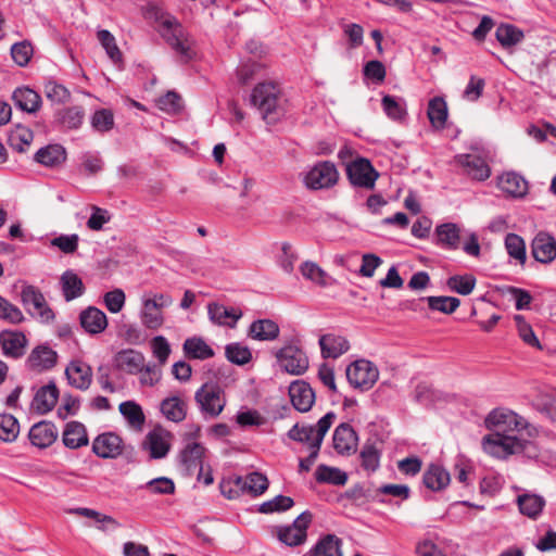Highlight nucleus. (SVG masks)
Here are the masks:
<instances>
[{
	"instance_id": "f257e3e1",
	"label": "nucleus",
	"mask_w": 556,
	"mask_h": 556,
	"mask_svg": "<svg viewBox=\"0 0 556 556\" xmlns=\"http://www.w3.org/2000/svg\"><path fill=\"white\" fill-rule=\"evenodd\" d=\"M150 14L154 18L157 31L180 60L182 62L192 60L195 55L192 40L177 18L159 8H152Z\"/></svg>"
},
{
	"instance_id": "f03ea898",
	"label": "nucleus",
	"mask_w": 556,
	"mask_h": 556,
	"mask_svg": "<svg viewBox=\"0 0 556 556\" xmlns=\"http://www.w3.org/2000/svg\"><path fill=\"white\" fill-rule=\"evenodd\" d=\"M251 103L266 121H276L282 111V94L275 83H260L251 93Z\"/></svg>"
},
{
	"instance_id": "7ed1b4c3",
	"label": "nucleus",
	"mask_w": 556,
	"mask_h": 556,
	"mask_svg": "<svg viewBox=\"0 0 556 556\" xmlns=\"http://www.w3.org/2000/svg\"><path fill=\"white\" fill-rule=\"evenodd\" d=\"M273 354L281 370L290 375L301 376L308 369V357L296 338L286 340L281 348L273 350Z\"/></svg>"
},
{
	"instance_id": "20e7f679",
	"label": "nucleus",
	"mask_w": 556,
	"mask_h": 556,
	"mask_svg": "<svg viewBox=\"0 0 556 556\" xmlns=\"http://www.w3.org/2000/svg\"><path fill=\"white\" fill-rule=\"evenodd\" d=\"M194 401L205 418H216L226 406L225 392L214 382L202 384L194 393Z\"/></svg>"
},
{
	"instance_id": "39448f33",
	"label": "nucleus",
	"mask_w": 556,
	"mask_h": 556,
	"mask_svg": "<svg viewBox=\"0 0 556 556\" xmlns=\"http://www.w3.org/2000/svg\"><path fill=\"white\" fill-rule=\"evenodd\" d=\"M482 447L486 454L493 457L506 458L509 455L522 452L525 443L515 434L495 432L483 438Z\"/></svg>"
},
{
	"instance_id": "423d86ee",
	"label": "nucleus",
	"mask_w": 556,
	"mask_h": 556,
	"mask_svg": "<svg viewBox=\"0 0 556 556\" xmlns=\"http://www.w3.org/2000/svg\"><path fill=\"white\" fill-rule=\"evenodd\" d=\"M485 426L503 434L520 432L529 428L528 421L513 410L496 408L485 418Z\"/></svg>"
},
{
	"instance_id": "0eeeda50",
	"label": "nucleus",
	"mask_w": 556,
	"mask_h": 556,
	"mask_svg": "<svg viewBox=\"0 0 556 556\" xmlns=\"http://www.w3.org/2000/svg\"><path fill=\"white\" fill-rule=\"evenodd\" d=\"M21 302L34 318L40 323H51L55 315L47 303L42 292L34 286H24L21 291Z\"/></svg>"
},
{
	"instance_id": "6e6552de",
	"label": "nucleus",
	"mask_w": 556,
	"mask_h": 556,
	"mask_svg": "<svg viewBox=\"0 0 556 556\" xmlns=\"http://www.w3.org/2000/svg\"><path fill=\"white\" fill-rule=\"evenodd\" d=\"M339 179L336 165L330 161H321L311 167L303 178L307 189L320 190L333 187Z\"/></svg>"
},
{
	"instance_id": "1a4fd4ad",
	"label": "nucleus",
	"mask_w": 556,
	"mask_h": 556,
	"mask_svg": "<svg viewBox=\"0 0 556 556\" xmlns=\"http://www.w3.org/2000/svg\"><path fill=\"white\" fill-rule=\"evenodd\" d=\"M346 378L353 388L366 391L377 382L379 370L371 362L358 359L348 366Z\"/></svg>"
},
{
	"instance_id": "9d476101",
	"label": "nucleus",
	"mask_w": 556,
	"mask_h": 556,
	"mask_svg": "<svg viewBox=\"0 0 556 556\" xmlns=\"http://www.w3.org/2000/svg\"><path fill=\"white\" fill-rule=\"evenodd\" d=\"M348 178L354 187L372 190L379 177V173L371 163L364 157H358L346 165Z\"/></svg>"
},
{
	"instance_id": "9b49d317",
	"label": "nucleus",
	"mask_w": 556,
	"mask_h": 556,
	"mask_svg": "<svg viewBox=\"0 0 556 556\" xmlns=\"http://www.w3.org/2000/svg\"><path fill=\"white\" fill-rule=\"evenodd\" d=\"M336 419V414L332 412L327 413L323 416L316 427L295 424L288 432V437L296 442L306 444L309 451H313V446L316 443L321 430V425L326 421V433L330 429L331 425Z\"/></svg>"
},
{
	"instance_id": "f8f14e48",
	"label": "nucleus",
	"mask_w": 556,
	"mask_h": 556,
	"mask_svg": "<svg viewBox=\"0 0 556 556\" xmlns=\"http://www.w3.org/2000/svg\"><path fill=\"white\" fill-rule=\"evenodd\" d=\"M312 521V515L308 511L302 513L292 525L278 529L277 536L279 541L288 546H298L305 542L306 530Z\"/></svg>"
},
{
	"instance_id": "ddd939ff",
	"label": "nucleus",
	"mask_w": 556,
	"mask_h": 556,
	"mask_svg": "<svg viewBox=\"0 0 556 556\" xmlns=\"http://www.w3.org/2000/svg\"><path fill=\"white\" fill-rule=\"evenodd\" d=\"M172 433L162 427L151 430L143 441V448L152 459L164 458L170 450Z\"/></svg>"
},
{
	"instance_id": "4468645a",
	"label": "nucleus",
	"mask_w": 556,
	"mask_h": 556,
	"mask_svg": "<svg viewBox=\"0 0 556 556\" xmlns=\"http://www.w3.org/2000/svg\"><path fill=\"white\" fill-rule=\"evenodd\" d=\"M59 431L56 426L47 420L34 424L28 431L30 444L39 450L48 448L58 439Z\"/></svg>"
},
{
	"instance_id": "2eb2a0df",
	"label": "nucleus",
	"mask_w": 556,
	"mask_h": 556,
	"mask_svg": "<svg viewBox=\"0 0 556 556\" xmlns=\"http://www.w3.org/2000/svg\"><path fill=\"white\" fill-rule=\"evenodd\" d=\"M123 450L122 438L113 432L101 433L92 442V452L101 458H116Z\"/></svg>"
},
{
	"instance_id": "dca6fc26",
	"label": "nucleus",
	"mask_w": 556,
	"mask_h": 556,
	"mask_svg": "<svg viewBox=\"0 0 556 556\" xmlns=\"http://www.w3.org/2000/svg\"><path fill=\"white\" fill-rule=\"evenodd\" d=\"M531 253L535 261L548 264L556 258V240L547 232H539L531 243Z\"/></svg>"
},
{
	"instance_id": "f3484780",
	"label": "nucleus",
	"mask_w": 556,
	"mask_h": 556,
	"mask_svg": "<svg viewBox=\"0 0 556 556\" xmlns=\"http://www.w3.org/2000/svg\"><path fill=\"white\" fill-rule=\"evenodd\" d=\"M65 376L72 387L81 391L87 390L92 382L91 367L79 359L72 361L67 365Z\"/></svg>"
},
{
	"instance_id": "a211bd4d",
	"label": "nucleus",
	"mask_w": 556,
	"mask_h": 556,
	"mask_svg": "<svg viewBox=\"0 0 556 556\" xmlns=\"http://www.w3.org/2000/svg\"><path fill=\"white\" fill-rule=\"evenodd\" d=\"M292 405L299 412H308L315 402V392L311 386L302 380L294 381L289 387Z\"/></svg>"
},
{
	"instance_id": "6ab92c4d",
	"label": "nucleus",
	"mask_w": 556,
	"mask_h": 556,
	"mask_svg": "<svg viewBox=\"0 0 556 556\" xmlns=\"http://www.w3.org/2000/svg\"><path fill=\"white\" fill-rule=\"evenodd\" d=\"M144 355L140 351L125 349L116 353L114 364L118 370L128 375H138L143 369Z\"/></svg>"
},
{
	"instance_id": "aec40b11",
	"label": "nucleus",
	"mask_w": 556,
	"mask_h": 556,
	"mask_svg": "<svg viewBox=\"0 0 556 556\" xmlns=\"http://www.w3.org/2000/svg\"><path fill=\"white\" fill-rule=\"evenodd\" d=\"M456 162L473 179L482 181L490 177L491 169L484 159L479 155L460 154L456 156Z\"/></svg>"
},
{
	"instance_id": "412c9836",
	"label": "nucleus",
	"mask_w": 556,
	"mask_h": 556,
	"mask_svg": "<svg viewBox=\"0 0 556 556\" xmlns=\"http://www.w3.org/2000/svg\"><path fill=\"white\" fill-rule=\"evenodd\" d=\"M0 344L7 356L20 358L25 353L27 339L21 331L3 330L0 332Z\"/></svg>"
},
{
	"instance_id": "4be33fe9",
	"label": "nucleus",
	"mask_w": 556,
	"mask_h": 556,
	"mask_svg": "<svg viewBox=\"0 0 556 556\" xmlns=\"http://www.w3.org/2000/svg\"><path fill=\"white\" fill-rule=\"evenodd\" d=\"M332 441L339 454H351L356 451L358 438L352 426L341 424L336 428Z\"/></svg>"
},
{
	"instance_id": "5701e85b",
	"label": "nucleus",
	"mask_w": 556,
	"mask_h": 556,
	"mask_svg": "<svg viewBox=\"0 0 556 556\" xmlns=\"http://www.w3.org/2000/svg\"><path fill=\"white\" fill-rule=\"evenodd\" d=\"M318 343L324 358H338L350 349L348 339L336 333L323 334Z\"/></svg>"
},
{
	"instance_id": "b1692460",
	"label": "nucleus",
	"mask_w": 556,
	"mask_h": 556,
	"mask_svg": "<svg viewBox=\"0 0 556 556\" xmlns=\"http://www.w3.org/2000/svg\"><path fill=\"white\" fill-rule=\"evenodd\" d=\"M498 188L513 198H522L528 192V182L515 172H506L497 178Z\"/></svg>"
},
{
	"instance_id": "393cba45",
	"label": "nucleus",
	"mask_w": 556,
	"mask_h": 556,
	"mask_svg": "<svg viewBox=\"0 0 556 556\" xmlns=\"http://www.w3.org/2000/svg\"><path fill=\"white\" fill-rule=\"evenodd\" d=\"M58 354L54 350L47 345L35 348L28 358L27 365L35 371H43L51 369L56 363Z\"/></svg>"
},
{
	"instance_id": "a878e982",
	"label": "nucleus",
	"mask_w": 556,
	"mask_h": 556,
	"mask_svg": "<svg viewBox=\"0 0 556 556\" xmlns=\"http://www.w3.org/2000/svg\"><path fill=\"white\" fill-rule=\"evenodd\" d=\"M160 410L167 420L178 424L186 419L188 404L181 396L172 395L161 402Z\"/></svg>"
},
{
	"instance_id": "bb28decb",
	"label": "nucleus",
	"mask_w": 556,
	"mask_h": 556,
	"mask_svg": "<svg viewBox=\"0 0 556 556\" xmlns=\"http://www.w3.org/2000/svg\"><path fill=\"white\" fill-rule=\"evenodd\" d=\"M59 399L55 383L50 382L41 387L35 394L31 407L39 414H47L53 409Z\"/></svg>"
},
{
	"instance_id": "cd10ccee",
	"label": "nucleus",
	"mask_w": 556,
	"mask_h": 556,
	"mask_svg": "<svg viewBox=\"0 0 556 556\" xmlns=\"http://www.w3.org/2000/svg\"><path fill=\"white\" fill-rule=\"evenodd\" d=\"M62 441L71 450L88 445L89 439L86 427L76 420L67 422L62 433Z\"/></svg>"
},
{
	"instance_id": "c85d7f7f",
	"label": "nucleus",
	"mask_w": 556,
	"mask_h": 556,
	"mask_svg": "<svg viewBox=\"0 0 556 556\" xmlns=\"http://www.w3.org/2000/svg\"><path fill=\"white\" fill-rule=\"evenodd\" d=\"M81 327L91 334L102 332L108 326L106 315L99 308L90 306L79 316Z\"/></svg>"
},
{
	"instance_id": "c756f323",
	"label": "nucleus",
	"mask_w": 556,
	"mask_h": 556,
	"mask_svg": "<svg viewBox=\"0 0 556 556\" xmlns=\"http://www.w3.org/2000/svg\"><path fill=\"white\" fill-rule=\"evenodd\" d=\"M205 448L202 444L197 442L188 443L179 454L181 465L187 471L195 470L200 468L199 479L202 475V458L204 456Z\"/></svg>"
},
{
	"instance_id": "7c9ffc66",
	"label": "nucleus",
	"mask_w": 556,
	"mask_h": 556,
	"mask_svg": "<svg viewBox=\"0 0 556 556\" xmlns=\"http://www.w3.org/2000/svg\"><path fill=\"white\" fill-rule=\"evenodd\" d=\"M543 496L534 493H522L517 497L519 511L530 519H536L545 507Z\"/></svg>"
},
{
	"instance_id": "2f4dec72",
	"label": "nucleus",
	"mask_w": 556,
	"mask_h": 556,
	"mask_svg": "<svg viewBox=\"0 0 556 556\" xmlns=\"http://www.w3.org/2000/svg\"><path fill=\"white\" fill-rule=\"evenodd\" d=\"M12 98L15 105L24 112L36 113L41 108V97L28 87L16 88Z\"/></svg>"
},
{
	"instance_id": "473e14b6",
	"label": "nucleus",
	"mask_w": 556,
	"mask_h": 556,
	"mask_svg": "<svg viewBox=\"0 0 556 556\" xmlns=\"http://www.w3.org/2000/svg\"><path fill=\"white\" fill-rule=\"evenodd\" d=\"M280 328L271 319L254 320L249 328V336L257 341H273L279 337Z\"/></svg>"
},
{
	"instance_id": "72a5a7b5",
	"label": "nucleus",
	"mask_w": 556,
	"mask_h": 556,
	"mask_svg": "<svg viewBox=\"0 0 556 556\" xmlns=\"http://www.w3.org/2000/svg\"><path fill=\"white\" fill-rule=\"evenodd\" d=\"M207 313L210 319L220 326L233 327L237 320L242 316V313L235 308H228L218 303H211L207 305Z\"/></svg>"
},
{
	"instance_id": "f704fd0d",
	"label": "nucleus",
	"mask_w": 556,
	"mask_h": 556,
	"mask_svg": "<svg viewBox=\"0 0 556 556\" xmlns=\"http://www.w3.org/2000/svg\"><path fill=\"white\" fill-rule=\"evenodd\" d=\"M235 484L237 488L248 491L253 495H261L268 488V479L265 475L253 471L245 477H237Z\"/></svg>"
},
{
	"instance_id": "c9c22d12",
	"label": "nucleus",
	"mask_w": 556,
	"mask_h": 556,
	"mask_svg": "<svg viewBox=\"0 0 556 556\" xmlns=\"http://www.w3.org/2000/svg\"><path fill=\"white\" fill-rule=\"evenodd\" d=\"M182 351L187 358L207 359L214 356L213 349L201 338L191 337L185 340Z\"/></svg>"
},
{
	"instance_id": "e433bc0d",
	"label": "nucleus",
	"mask_w": 556,
	"mask_h": 556,
	"mask_svg": "<svg viewBox=\"0 0 556 556\" xmlns=\"http://www.w3.org/2000/svg\"><path fill=\"white\" fill-rule=\"evenodd\" d=\"M142 308L139 317L143 327L150 330H157L164 324V314L155 307L154 302L146 301V295L141 299Z\"/></svg>"
},
{
	"instance_id": "4c0bfd02",
	"label": "nucleus",
	"mask_w": 556,
	"mask_h": 556,
	"mask_svg": "<svg viewBox=\"0 0 556 556\" xmlns=\"http://www.w3.org/2000/svg\"><path fill=\"white\" fill-rule=\"evenodd\" d=\"M424 484L432 491L445 489L450 481V473L440 465L431 464L424 473Z\"/></svg>"
},
{
	"instance_id": "58836bf2",
	"label": "nucleus",
	"mask_w": 556,
	"mask_h": 556,
	"mask_svg": "<svg viewBox=\"0 0 556 556\" xmlns=\"http://www.w3.org/2000/svg\"><path fill=\"white\" fill-rule=\"evenodd\" d=\"M60 282L63 296L67 302L79 298L85 291L83 280L71 269L62 274Z\"/></svg>"
},
{
	"instance_id": "ea45409f",
	"label": "nucleus",
	"mask_w": 556,
	"mask_h": 556,
	"mask_svg": "<svg viewBox=\"0 0 556 556\" xmlns=\"http://www.w3.org/2000/svg\"><path fill=\"white\" fill-rule=\"evenodd\" d=\"M304 556H342L341 540L334 534H327Z\"/></svg>"
},
{
	"instance_id": "a19ab883",
	"label": "nucleus",
	"mask_w": 556,
	"mask_h": 556,
	"mask_svg": "<svg viewBox=\"0 0 556 556\" xmlns=\"http://www.w3.org/2000/svg\"><path fill=\"white\" fill-rule=\"evenodd\" d=\"M35 159L38 163L45 166L53 167L65 161L66 153L63 147L59 144H51L39 149Z\"/></svg>"
},
{
	"instance_id": "79ce46f5",
	"label": "nucleus",
	"mask_w": 556,
	"mask_h": 556,
	"mask_svg": "<svg viewBox=\"0 0 556 556\" xmlns=\"http://www.w3.org/2000/svg\"><path fill=\"white\" fill-rule=\"evenodd\" d=\"M20 421L15 416L9 413L0 414V441L3 443H13L20 435Z\"/></svg>"
},
{
	"instance_id": "37998d69",
	"label": "nucleus",
	"mask_w": 556,
	"mask_h": 556,
	"mask_svg": "<svg viewBox=\"0 0 556 556\" xmlns=\"http://www.w3.org/2000/svg\"><path fill=\"white\" fill-rule=\"evenodd\" d=\"M56 121L67 129H77L83 124L85 111L83 106L74 105L59 110Z\"/></svg>"
},
{
	"instance_id": "c03bdc74",
	"label": "nucleus",
	"mask_w": 556,
	"mask_h": 556,
	"mask_svg": "<svg viewBox=\"0 0 556 556\" xmlns=\"http://www.w3.org/2000/svg\"><path fill=\"white\" fill-rule=\"evenodd\" d=\"M33 139L34 134L29 128L17 125L9 135V144L13 150L23 153L29 148Z\"/></svg>"
},
{
	"instance_id": "a18cd8bd",
	"label": "nucleus",
	"mask_w": 556,
	"mask_h": 556,
	"mask_svg": "<svg viewBox=\"0 0 556 556\" xmlns=\"http://www.w3.org/2000/svg\"><path fill=\"white\" fill-rule=\"evenodd\" d=\"M495 37L503 48H509L521 42L523 33L514 25L501 24L496 28Z\"/></svg>"
},
{
	"instance_id": "49530a36",
	"label": "nucleus",
	"mask_w": 556,
	"mask_h": 556,
	"mask_svg": "<svg viewBox=\"0 0 556 556\" xmlns=\"http://www.w3.org/2000/svg\"><path fill=\"white\" fill-rule=\"evenodd\" d=\"M435 233L439 242L451 250H456L459 245V228L453 223L442 224L437 227Z\"/></svg>"
},
{
	"instance_id": "de8ad7c7",
	"label": "nucleus",
	"mask_w": 556,
	"mask_h": 556,
	"mask_svg": "<svg viewBox=\"0 0 556 556\" xmlns=\"http://www.w3.org/2000/svg\"><path fill=\"white\" fill-rule=\"evenodd\" d=\"M315 478L319 483H330L334 485H344L348 481L345 472L339 468L319 465L315 471Z\"/></svg>"
},
{
	"instance_id": "09e8293b",
	"label": "nucleus",
	"mask_w": 556,
	"mask_h": 556,
	"mask_svg": "<svg viewBox=\"0 0 556 556\" xmlns=\"http://www.w3.org/2000/svg\"><path fill=\"white\" fill-rule=\"evenodd\" d=\"M421 300L427 301L431 311H437L447 315L454 313L460 305L459 299L454 296H425L421 298Z\"/></svg>"
},
{
	"instance_id": "8fccbe9b",
	"label": "nucleus",
	"mask_w": 556,
	"mask_h": 556,
	"mask_svg": "<svg viewBox=\"0 0 556 556\" xmlns=\"http://www.w3.org/2000/svg\"><path fill=\"white\" fill-rule=\"evenodd\" d=\"M428 117L437 128H443L447 119V105L444 99L433 98L428 104Z\"/></svg>"
},
{
	"instance_id": "3c124183",
	"label": "nucleus",
	"mask_w": 556,
	"mask_h": 556,
	"mask_svg": "<svg viewBox=\"0 0 556 556\" xmlns=\"http://www.w3.org/2000/svg\"><path fill=\"white\" fill-rule=\"evenodd\" d=\"M381 105L387 116L393 121H402L406 116V103L403 99L384 96Z\"/></svg>"
},
{
	"instance_id": "603ef678",
	"label": "nucleus",
	"mask_w": 556,
	"mask_h": 556,
	"mask_svg": "<svg viewBox=\"0 0 556 556\" xmlns=\"http://www.w3.org/2000/svg\"><path fill=\"white\" fill-rule=\"evenodd\" d=\"M119 412L131 427L142 428L146 417L140 405L132 401H126L119 404Z\"/></svg>"
},
{
	"instance_id": "864d4df0",
	"label": "nucleus",
	"mask_w": 556,
	"mask_h": 556,
	"mask_svg": "<svg viewBox=\"0 0 556 556\" xmlns=\"http://www.w3.org/2000/svg\"><path fill=\"white\" fill-rule=\"evenodd\" d=\"M515 323L518 331L519 338L523 341L525 344L534 348L539 351L543 350V346L534 333L530 324H528L522 315L515 316Z\"/></svg>"
},
{
	"instance_id": "5fc2aeb1",
	"label": "nucleus",
	"mask_w": 556,
	"mask_h": 556,
	"mask_svg": "<svg viewBox=\"0 0 556 556\" xmlns=\"http://www.w3.org/2000/svg\"><path fill=\"white\" fill-rule=\"evenodd\" d=\"M380 451L372 443H365L361 454V465L364 470L374 472L379 468L380 465Z\"/></svg>"
},
{
	"instance_id": "6e6d98bb",
	"label": "nucleus",
	"mask_w": 556,
	"mask_h": 556,
	"mask_svg": "<svg viewBox=\"0 0 556 556\" xmlns=\"http://www.w3.org/2000/svg\"><path fill=\"white\" fill-rule=\"evenodd\" d=\"M0 320L11 325H20L25 320L21 308L0 295Z\"/></svg>"
},
{
	"instance_id": "4d7b16f0",
	"label": "nucleus",
	"mask_w": 556,
	"mask_h": 556,
	"mask_svg": "<svg viewBox=\"0 0 556 556\" xmlns=\"http://www.w3.org/2000/svg\"><path fill=\"white\" fill-rule=\"evenodd\" d=\"M225 354L230 363L240 366L248 364L252 358L250 349L239 342L227 344L225 348Z\"/></svg>"
},
{
	"instance_id": "13d9d810",
	"label": "nucleus",
	"mask_w": 556,
	"mask_h": 556,
	"mask_svg": "<svg viewBox=\"0 0 556 556\" xmlns=\"http://www.w3.org/2000/svg\"><path fill=\"white\" fill-rule=\"evenodd\" d=\"M446 285L452 291L468 295L476 287V278L472 275H455L447 279Z\"/></svg>"
},
{
	"instance_id": "bf43d9fd",
	"label": "nucleus",
	"mask_w": 556,
	"mask_h": 556,
	"mask_svg": "<svg viewBox=\"0 0 556 556\" xmlns=\"http://www.w3.org/2000/svg\"><path fill=\"white\" fill-rule=\"evenodd\" d=\"M10 52L14 63L21 67H24L31 60L34 48L30 41L22 40L12 45Z\"/></svg>"
},
{
	"instance_id": "052dcab7",
	"label": "nucleus",
	"mask_w": 556,
	"mask_h": 556,
	"mask_svg": "<svg viewBox=\"0 0 556 556\" xmlns=\"http://www.w3.org/2000/svg\"><path fill=\"white\" fill-rule=\"evenodd\" d=\"M43 91L47 99L55 104H64L71 99L70 90L55 80H48L45 84Z\"/></svg>"
},
{
	"instance_id": "680f3d73",
	"label": "nucleus",
	"mask_w": 556,
	"mask_h": 556,
	"mask_svg": "<svg viewBox=\"0 0 556 556\" xmlns=\"http://www.w3.org/2000/svg\"><path fill=\"white\" fill-rule=\"evenodd\" d=\"M119 337L131 345H141L148 339L146 331L135 324L123 325L119 329Z\"/></svg>"
},
{
	"instance_id": "e2e57ef3",
	"label": "nucleus",
	"mask_w": 556,
	"mask_h": 556,
	"mask_svg": "<svg viewBox=\"0 0 556 556\" xmlns=\"http://www.w3.org/2000/svg\"><path fill=\"white\" fill-rule=\"evenodd\" d=\"M150 346L153 356L157 359V364L164 366L172 353L168 340L164 336H155L150 341Z\"/></svg>"
},
{
	"instance_id": "0e129e2a",
	"label": "nucleus",
	"mask_w": 556,
	"mask_h": 556,
	"mask_svg": "<svg viewBox=\"0 0 556 556\" xmlns=\"http://www.w3.org/2000/svg\"><path fill=\"white\" fill-rule=\"evenodd\" d=\"M505 248L510 257H514L521 264L526 262V244L520 236L508 233L505 238Z\"/></svg>"
},
{
	"instance_id": "69168bd1",
	"label": "nucleus",
	"mask_w": 556,
	"mask_h": 556,
	"mask_svg": "<svg viewBox=\"0 0 556 556\" xmlns=\"http://www.w3.org/2000/svg\"><path fill=\"white\" fill-rule=\"evenodd\" d=\"M97 38L112 61L118 62L122 60V53L116 45L115 37L109 30H98Z\"/></svg>"
},
{
	"instance_id": "338daca9",
	"label": "nucleus",
	"mask_w": 556,
	"mask_h": 556,
	"mask_svg": "<svg viewBox=\"0 0 556 556\" xmlns=\"http://www.w3.org/2000/svg\"><path fill=\"white\" fill-rule=\"evenodd\" d=\"M139 381L143 387H154L162 379V366L159 364L143 363V369L139 371Z\"/></svg>"
},
{
	"instance_id": "774afa93",
	"label": "nucleus",
	"mask_w": 556,
	"mask_h": 556,
	"mask_svg": "<svg viewBox=\"0 0 556 556\" xmlns=\"http://www.w3.org/2000/svg\"><path fill=\"white\" fill-rule=\"evenodd\" d=\"M301 273L306 278L320 286H327L329 276L314 262H305L301 266Z\"/></svg>"
}]
</instances>
